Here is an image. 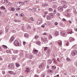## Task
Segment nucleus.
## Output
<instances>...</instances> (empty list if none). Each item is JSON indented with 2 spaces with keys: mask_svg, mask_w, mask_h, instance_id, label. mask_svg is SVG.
I'll return each mask as SVG.
<instances>
[{
  "mask_svg": "<svg viewBox=\"0 0 77 77\" xmlns=\"http://www.w3.org/2000/svg\"><path fill=\"white\" fill-rule=\"evenodd\" d=\"M63 7L64 8H67V6L65 5H63Z\"/></svg>",
  "mask_w": 77,
  "mask_h": 77,
  "instance_id": "41",
  "label": "nucleus"
},
{
  "mask_svg": "<svg viewBox=\"0 0 77 77\" xmlns=\"http://www.w3.org/2000/svg\"><path fill=\"white\" fill-rule=\"evenodd\" d=\"M40 9H39V8H37L36 9V11L37 12H39V11H40Z\"/></svg>",
  "mask_w": 77,
  "mask_h": 77,
  "instance_id": "34",
  "label": "nucleus"
},
{
  "mask_svg": "<svg viewBox=\"0 0 77 77\" xmlns=\"http://www.w3.org/2000/svg\"><path fill=\"white\" fill-rule=\"evenodd\" d=\"M53 60L51 59L49 60L48 61V63L49 64H51L52 63V61Z\"/></svg>",
  "mask_w": 77,
  "mask_h": 77,
  "instance_id": "12",
  "label": "nucleus"
},
{
  "mask_svg": "<svg viewBox=\"0 0 77 77\" xmlns=\"http://www.w3.org/2000/svg\"><path fill=\"white\" fill-rule=\"evenodd\" d=\"M75 39L74 38H72L70 40V42H72V41H74Z\"/></svg>",
  "mask_w": 77,
  "mask_h": 77,
  "instance_id": "37",
  "label": "nucleus"
},
{
  "mask_svg": "<svg viewBox=\"0 0 77 77\" xmlns=\"http://www.w3.org/2000/svg\"><path fill=\"white\" fill-rule=\"evenodd\" d=\"M66 32H65L63 31L60 32V35L61 36H66Z\"/></svg>",
  "mask_w": 77,
  "mask_h": 77,
  "instance_id": "4",
  "label": "nucleus"
},
{
  "mask_svg": "<svg viewBox=\"0 0 77 77\" xmlns=\"http://www.w3.org/2000/svg\"><path fill=\"white\" fill-rule=\"evenodd\" d=\"M53 13L54 14H56V10L55 9H54L53 12Z\"/></svg>",
  "mask_w": 77,
  "mask_h": 77,
  "instance_id": "47",
  "label": "nucleus"
},
{
  "mask_svg": "<svg viewBox=\"0 0 77 77\" xmlns=\"http://www.w3.org/2000/svg\"><path fill=\"white\" fill-rule=\"evenodd\" d=\"M33 57V56L31 55H29V59H32V58Z\"/></svg>",
  "mask_w": 77,
  "mask_h": 77,
  "instance_id": "25",
  "label": "nucleus"
},
{
  "mask_svg": "<svg viewBox=\"0 0 77 77\" xmlns=\"http://www.w3.org/2000/svg\"><path fill=\"white\" fill-rule=\"evenodd\" d=\"M58 10H60V11H62L63 10V8L62 7H59L58 8Z\"/></svg>",
  "mask_w": 77,
  "mask_h": 77,
  "instance_id": "14",
  "label": "nucleus"
},
{
  "mask_svg": "<svg viewBox=\"0 0 77 77\" xmlns=\"http://www.w3.org/2000/svg\"><path fill=\"white\" fill-rule=\"evenodd\" d=\"M48 4H45V7H47L48 6Z\"/></svg>",
  "mask_w": 77,
  "mask_h": 77,
  "instance_id": "55",
  "label": "nucleus"
},
{
  "mask_svg": "<svg viewBox=\"0 0 77 77\" xmlns=\"http://www.w3.org/2000/svg\"><path fill=\"white\" fill-rule=\"evenodd\" d=\"M53 37H52V36H51V35H49V39H51Z\"/></svg>",
  "mask_w": 77,
  "mask_h": 77,
  "instance_id": "36",
  "label": "nucleus"
},
{
  "mask_svg": "<svg viewBox=\"0 0 77 77\" xmlns=\"http://www.w3.org/2000/svg\"><path fill=\"white\" fill-rule=\"evenodd\" d=\"M41 39L42 41L43 42H46L47 40V38L46 37L45 38H42V37L41 38Z\"/></svg>",
  "mask_w": 77,
  "mask_h": 77,
  "instance_id": "5",
  "label": "nucleus"
},
{
  "mask_svg": "<svg viewBox=\"0 0 77 77\" xmlns=\"http://www.w3.org/2000/svg\"><path fill=\"white\" fill-rule=\"evenodd\" d=\"M57 15L58 16H59L60 15V14L59 13H57Z\"/></svg>",
  "mask_w": 77,
  "mask_h": 77,
  "instance_id": "57",
  "label": "nucleus"
},
{
  "mask_svg": "<svg viewBox=\"0 0 77 77\" xmlns=\"http://www.w3.org/2000/svg\"><path fill=\"white\" fill-rule=\"evenodd\" d=\"M8 74H14V72L12 71H8Z\"/></svg>",
  "mask_w": 77,
  "mask_h": 77,
  "instance_id": "18",
  "label": "nucleus"
},
{
  "mask_svg": "<svg viewBox=\"0 0 77 77\" xmlns=\"http://www.w3.org/2000/svg\"><path fill=\"white\" fill-rule=\"evenodd\" d=\"M2 3H3V4L5 3V0H2Z\"/></svg>",
  "mask_w": 77,
  "mask_h": 77,
  "instance_id": "49",
  "label": "nucleus"
},
{
  "mask_svg": "<svg viewBox=\"0 0 77 77\" xmlns=\"http://www.w3.org/2000/svg\"><path fill=\"white\" fill-rule=\"evenodd\" d=\"M14 45H15V46H19V42L17 40H15L14 42Z\"/></svg>",
  "mask_w": 77,
  "mask_h": 77,
  "instance_id": "3",
  "label": "nucleus"
},
{
  "mask_svg": "<svg viewBox=\"0 0 77 77\" xmlns=\"http://www.w3.org/2000/svg\"><path fill=\"white\" fill-rule=\"evenodd\" d=\"M12 32L13 33H16V31H14V30H12Z\"/></svg>",
  "mask_w": 77,
  "mask_h": 77,
  "instance_id": "54",
  "label": "nucleus"
},
{
  "mask_svg": "<svg viewBox=\"0 0 77 77\" xmlns=\"http://www.w3.org/2000/svg\"><path fill=\"white\" fill-rule=\"evenodd\" d=\"M0 16L1 17H4L3 15V14L1 13V11H0Z\"/></svg>",
  "mask_w": 77,
  "mask_h": 77,
  "instance_id": "46",
  "label": "nucleus"
},
{
  "mask_svg": "<svg viewBox=\"0 0 77 77\" xmlns=\"http://www.w3.org/2000/svg\"><path fill=\"white\" fill-rule=\"evenodd\" d=\"M62 20L63 21H66V19H65L64 18Z\"/></svg>",
  "mask_w": 77,
  "mask_h": 77,
  "instance_id": "62",
  "label": "nucleus"
},
{
  "mask_svg": "<svg viewBox=\"0 0 77 77\" xmlns=\"http://www.w3.org/2000/svg\"><path fill=\"white\" fill-rule=\"evenodd\" d=\"M34 77H39V76L38 75H34Z\"/></svg>",
  "mask_w": 77,
  "mask_h": 77,
  "instance_id": "61",
  "label": "nucleus"
},
{
  "mask_svg": "<svg viewBox=\"0 0 77 77\" xmlns=\"http://www.w3.org/2000/svg\"><path fill=\"white\" fill-rule=\"evenodd\" d=\"M56 67L54 66H53L51 67V69H53V70H54L56 69Z\"/></svg>",
  "mask_w": 77,
  "mask_h": 77,
  "instance_id": "26",
  "label": "nucleus"
},
{
  "mask_svg": "<svg viewBox=\"0 0 77 77\" xmlns=\"http://www.w3.org/2000/svg\"><path fill=\"white\" fill-rule=\"evenodd\" d=\"M61 4H65L66 5H67V2L65 1H61Z\"/></svg>",
  "mask_w": 77,
  "mask_h": 77,
  "instance_id": "10",
  "label": "nucleus"
},
{
  "mask_svg": "<svg viewBox=\"0 0 77 77\" xmlns=\"http://www.w3.org/2000/svg\"><path fill=\"white\" fill-rule=\"evenodd\" d=\"M3 47H4V48H5V49L7 48H8V47H7V46H6L5 45H3Z\"/></svg>",
  "mask_w": 77,
  "mask_h": 77,
  "instance_id": "42",
  "label": "nucleus"
},
{
  "mask_svg": "<svg viewBox=\"0 0 77 77\" xmlns=\"http://www.w3.org/2000/svg\"><path fill=\"white\" fill-rule=\"evenodd\" d=\"M35 39H38V38H39V36L37 35H35Z\"/></svg>",
  "mask_w": 77,
  "mask_h": 77,
  "instance_id": "35",
  "label": "nucleus"
},
{
  "mask_svg": "<svg viewBox=\"0 0 77 77\" xmlns=\"http://www.w3.org/2000/svg\"><path fill=\"white\" fill-rule=\"evenodd\" d=\"M8 10L11 11H15V8L12 7H10L8 8Z\"/></svg>",
  "mask_w": 77,
  "mask_h": 77,
  "instance_id": "7",
  "label": "nucleus"
},
{
  "mask_svg": "<svg viewBox=\"0 0 77 77\" xmlns=\"http://www.w3.org/2000/svg\"><path fill=\"white\" fill-rule=\"evenodd\" d=\"M58 44H59V45L60 46L62 45V42H58Z\"/></svg>",
  "mask_w": 77,
  "mask_h": 77,
  "instance_id": "30",
  "label": "nucleus"
},
{
  "mask_svg": "<svg viewBox=\"0 0 77 77\" xmlns=\"http://www.w3.org/2000/svg\"><path fill=\"white\" fill-rule=\"evenodd\" d=\"M55 35H57H57H59V33H58V32H57V31H56L55 32Z\"/></svg>",
  "mask_w": 77,
  "mask_h": 77,
  "instance_id": "38",
  "label": "nucleus"
},
{
  "mask_svg": "<svg viewBox=\"0 0 77 77\" xmlns=\"http://www.w3.org/2000/svg\"><path fill=\"white\" fill-rule=\"evenodd\" d=\"M9 30V29L8 28H6L5 32H8Z\"/></svg>",
  "mask_w": 77,
  "mask_h": 77,
  "instance_id": "43",
  "label": "nucleus"
},
{
  "mask_svg": "<svg viewBox=\"0 0 77 77\" xmlns=\"http://www.w3.org/2000/svg\"><path fill=\"white\" fill-rule=\"evenodd\" d=\"M29 54H26V57H27H27H29Z\"/></svg>",
  "mask_w": 77,
  "mask_h": 77,
  "instance_id": "51",
  "label": "nucleus"
},
{
  "mask_svg": "<svg viewBox=\"0 0 77 77\" xmlns=\"http://www.w3.org/2000/svg\"><path fill=\"white\" fill-rule=\"evenodd\" d=\"M3 31H0V35L2 34Z\"/></svg>",
  "mask_w": 77,
  "mask_h": 77,
  "instance_id": "63",
  "label": "nucleus"
},
{
  "mask_svg": "<svg viewBox=\"0 0 77 77\" xmlns=\"http://www.w3.org/2000/svg\"><path fill=\"white\" fill-rule=\"evenodd\" d=\"M32 11L33 12H35V11H36V10L35 9V8H34L32 9Z\"/></svg>",
  "mask_w": 77,
  "mask_h": 77,
  "instance_id": "48",
  "label": "nucleus"
},
{
  "mask_svg": "<svg viewBox=\"0 0 77 77\" xmlns=\"http://www.w3.org/2000/svg\"><path fill=\"white\" fill-rule=\"evenodd\" d=\"M48 47H45L44 48V51H46L47 50H48Z\"/></svg>",
  "mask_w": 77,
  "mask_h": 77,
  "instance_id": "21",
  "label": "nucleus"
},
{
  "mask_svg": "<svg viewBox=\"0 0 77 77\" xmlns=\"http://www.w3.org/2000/svg\"><path fill=\"white\" fill-rule=\"evenodd\" d=\"M1 9H2V10L5 9V7H4L2 6L1 7Z\"/></svg>",
  "mask_w": 77,
  "mask_h": 77,
  "instance_id": "44",
  "label": "nucleus"
},
{
  "mask_svg": "<svg viewBox=\"0 0 77 77\" xmlns=\"http://www.w3.org/2000/svg\"><path fill=\"white\" fill-rule=\"evenodd\" d=\"M47 20H50V18H51V17H50L49 16H47Z\"/></svg>",
  "mask_w": 77,
  "mask_h": 77,
  "instance_id": "29",
  "label": "nucleus"
},
{
  "mask_svg": "<svg viewBox=\"0 0 77 77\" xmlns=\"http://www.w3.org/2000/svg\"><path fill=\"white\" fill-rule=\"evenodd\" d=\"M54 24L55 26H57V25H58V23H57V22H55L54 23Z\"/></svg>",
  "mask_w": 77,
  "mask_h": 77,
  "instance_id": "45",
  "label": "nucleus"
},
{
  "mask_svg": "<svg viewBox=\"0 0 77 77\" xmlns=\"http://www.w3.org/2000/svg\"><path fill=\"white\" fill-rule=\"evenodd\" d=\"M48 11H52V10H53V9H52V8H49L48 9Z\"/></svg>",
  "mask_w": 77,
  "mask_h": 77,
  "instance_id": "59",
  "label": "nucleus"
},
{
  "mask_svg": "<svg viewBox=\"0 0 77 77\" xmlns=\"http://www.w3.org/2000/svg\"><path fill=\"white\" fill-rule=\"evenodd\" d=\"M6 3L7 5H8V6H10L11 5H12V4L11 3L7 1V0H6Z\"/></svg>",
  "mask_w": 77,
  "mask_h": 77,
  "instance_id": "9",
  "label": "nucleus"
},
{
  "mask_svg": "<svg viewBox=\"0 0 77 77\" xmlns=\"http://www.w3.org/2000/svg\"><path fill=\"white\" fill-rule=\"evenodd\" d=\"M13 52L14 53H18V51H13Z\"/></svg>",
  "mask_w": 77,
  "mask_h": 77,
  "instance_id": "40",
  "label": "nucleus"
},
{
  "mask_svg": "<svg viewBox=\"0 0 77 77\" xmlns=\"http://www.w3.org/2000/svg\"><path fill=\"white\" fill-rule=\"evenodd\" d=\"M34 53L35 54H37L38 53V51L37 50H33Z\"/></svg>",
  "mask_w": 77,
  "mask_h": 77,
  "instance_id": "15",
  "label": "nucleus"
},
{
  "mask_svg": "<svg viewBox=\"0 0 77 77\" xmlns=\"http://www.w3.org/2000/svg\"><path fill=\"white\" fill-rule=\"evenodd\" d=\"M45 73H43L41 75V77H45Z\"/></svg>",
  "mask_w": 77,
  "mask_h": 77,
  "instance_id": "20",
  "label": "nucleus"
},
{
  "mask_svg": "<svg viewBox=\"0 0 77 77\" xmlns=\"http://www.w3.org/2000/svg\"><path fill=\"white\" fill-rule=\"evenodd\" d=\"M46 53H47V54H50V50H48L46 52Z\"/></svg>",
  "mask_w": 77,
  "mask_h": 77,
  "instance_id": "32",
  "label": "nucleus"
},
{
  "mask_svg": "<svg viewBox=\"0 0 77 77\" xmlns=\"http://www.w3.org/2000/svg\"><path fill=\"white\" fill-rule=\"evenodd\" d=\"M15 65L16 67H19V66H20V65L19 64V63H16Z\"/></svg>",
  "mask_w": 77,
  "mask_h": 77,
  "instance_id": "24",
  "label": "nucleus"
},
{
  "mask_svg": "<svg viewBox=\"0 0 77 77\" xmlns=\"http://www.w3.org/2000/svg\"><path fill=\"white\" fill-rule=\"evenodd\" d=\"M72 33H73V32L72 31L71 32H68V33H69V34H72Z\"/></svg>",
  "mask_w": 77,
  "mask_h": 77,
  "instance_id": "56",
  "label": "nucleus"
},
{
  "mask_svg": "<svg viewBox=\"0 0 77 77\" xmlns=\"http://www.w3.org/2000/svg\"><path fill=\"white\" fill-rule=\"evenodd\" d=\"M25 72L26 74H27L28 72H30V69L28 68H26Z\"/></svg>",
  "mask_w": 77,
  "mask_h": 77,
  "instance_id": "6",
  "label": "nucleus"
},
{
  "mask_svg": "<svg viewBox=\"0 0 77 77\" xmlns=\"http://www.w3.org/2000/svg\"><path fill=\"white\" fill-rule=\"evenodd\" d=\"M66 60L67 61H70V62H71V60H72V59L69 58H67L66 59Z\"/></svg>",
  "mask_w": 77,
  "mask_h": 77,
  "instance_id": "23",
  "label": "nucleus"
},
{
  "mask_svg": "<svg viewBox=\"0 0 77 77\" xmlns=\"http://www.w3.org/2000/svg\"><path fill=\"white\" fill-rule=\"evenodd\" d=\"M20 5H25V3L24 2H20Z\"/></svg>",
  "mask_w": 77,
  "mask_h": 77,
  "instance_id": "33",
  "label": "nucleus"
},
{
  "mask_svg": "<svg viewBox=\"0 0 77 77\" xmlns=\"http://www.w3.org/2000/svg\"><path fill=\"white\" fill-rule=\"evenodd\" d=\"M20 8H16V10L17 11H20Z\"/></svg>",
  "mask_w": 77,
  "mask_h": 77,
  "instance_id": "52",
  "label": "nucleus"
},
{
  "mask_svg": "<svg viewBox=\"0 0 77 77\" xmlns=\"http://www.w3.org/2000/svg\"><path fill=\"white\" fill-rule=\"evenodd\" d=\"M77 54V51L76 50H74L72 51L71 54L73 56H75Z\"/></svg>",
  "mask_w": 77,
  "mask_h": 77,
  "instance_id": "2",
  "label": "nucleus"
},
{
  "mask_svg": "<svg viewBox=\"0 0 77 77\" xmlns=\"http://www.w3.org/2000/svg\"><path fill=\"white\" fill-rule=\"evenodd\" d=\"M36 44L38 45H40L41 44V42L38 41L36 42Z\"/></svg>",
  "mask_w": 77,
  "mask_h": 77,
  "instance_id": "27",
  "label": "nucleus"
},
{
  "mask_svg": "<svg viewBox=\"0 0 77 77\" xmlns=\"http://www.w3.org/2000/svg\"><path fill=\"white\" fill-rule=\"evenodd\" d=\"M69 42H68L66 43V45H67V46H68V45H69Z\"/></svg>",
  "mask_w": 77,
  "mask_h": 77,
  "instance_id": "53",
  "label": "nucleus"
},
{
  "mask_svg": "<svg viewBox=\"0 0 77 77\" xmlns=\"http://www.w3.org/2000/svg\"><path fill=\"white\" fill-rule=\"evenodd\" d=\"M56 5H54L53 6V8H56Z\"/></svg>",
  "mask_w": 77,
  "mask_h": 77,
  "instance_id": "60",
  "label": "nucleus"
},
{
  "mask_svg": "<svg viewBox=\"0 0 77 77\" xmlns=\"http://www.w3.org/2000/svg\"><path fill=\"white\" fill-rule=\"evenodd\" d=\"M37 23L39 25L41 23V20H38L37 21Z\"/></svg>",
  "mask_w": 77,
  "mask_h": 77,
  "instance_id": "16",
  "label": "nucleus"
},
{
  "mask_svg": "<svg viewBox=\"0 0 77 77\" xmlns=\"http://www.w3.org/2000/svg\"><path fill=\"white\" fill-rule=\"evenodd\" d=\"M6 77H9V75L8 74H7L5 75Z\"/></svg>",
  "mask_w": 77,
  "mask_h": 77,
  "instance_id": "64",
  "label": "nucleus"
},
{
  "mask_svg": "<svg viewBox=\"0 0 77 77\" xmlns=\"http://www.w3.org/2000/svg\"><path fill=\"white\" fill-rule=\"evenodd\" d=\"M20 5H21V4L20 2H18L16 4V6L17 7H18V8H19V7H20Z\"/></svg>",
  "mask_w": 77,
  "mask_h": 77,
  "instance_id": "13",
  "label": "nucleus"
},
{
  "mask_svg": "<svg viewBox=\"0 0 77 77\" xmlns=\"http://www.w3.org/2000/svg\"><path fill=\"white\" fill-rule=\"evenodd\" d=\"M66 16L69 18L70 17V14L69 13H67L66 15Z\"/></svg>",
  "mask_w": 77,
  "mask_h": 77,
  "instance_id": "22",
  "label": "nucleus"
},
{
  "mask_svg": "<svg viewBox=\"0 0 77 77\" xmlns=\"http://www.w3.org/2000/svg\"><path fill=\"white\" fill-rule=\"evenodd\" d=\"M66 11V12H70V10L69 9H67Z\"/></svg>",
  "mask_w": 77,
  "mask_h": 77,
  "instance_id": "39",
  "label": "nucleus"
},
{
  "mask_svg": "<svg viewBox=\"0 0 77 77\" xmlns=\"http://www.w3.org/2000/svg\"><path fill=\"white\" fill-rule=\"evenodd\" d=\"M48 34L46 32H44V33H43V35H47Z\"/></svg>",
  "mask_w": 77,
  "mask_h": 77,
  "instance_id": "50",
  "label": "nucleus"
},
{
  "mask_svg": "<svg viewBox=\"0 0 77 77\" xmlns=\"http://www.w3.org/2000/svg\"><path fill=\"white\" fill-rule=\"evenodd\" d=\"M49 15L51 18H53L54 17V14L53 13H50Z\"/></svg>",
  "mask_w": 77,
  "mask_h": 77,
  "instance_id": "17",
  "label": "nucleus"
},
{
  "mask_svg": "<svg viewBox=\"0 0 77 77\" xmlns=\"http://www.w3.org/2000/svg\"><path fill=\"white\" fill-rule=\"evenodd\" d=\"M8 68L9 69H12L14 68V66L12 65V64H10L8 65Z\"/></svg>",
  "mask_w": 77,
  "mask_h": 77,
  "instance_id": "1",
  "label": "nucleus"
},
{
  "mask_svg": "<svg viewBox=\"0 0 77 77\" xmlns=\"http://www.w3.org/2000/svg\"><path fill=\"white\" fill-rule=\"evenodd\" d=\"M30 20L31 21H34V20L33 19V18L32 17H31L30 18Z\"/></svg>",
  "mask_w": 77,
  "mask_h": 77,
  "instance_id": "31",
  "label": "nucleus"
},
{
  "mask_svg": "<svg viewBox=\"0 0 77 77\" xmlns=\"http://www.w3.org/2000/svg\"><path fill=\"white\" fill-rule=\"evenodd\" d=\"M14 21L16 23H20V20H15Z\"/></svg>",
  "mask_w": 77,
  "mask_h": 77,
  "instance_id": "28",
  "label": "nucleus"
},
{
  "mask_svg": "<svg viewBox=\"0 0 77 77\" xmlns=\"http://www.w3.org/2000/svg\"><path fill=\"white\" fill-rule=\"evenodd\" d=\"M39 67L40 68H43L44 67V63H42L39 66Z\"/></svg>",
  "mask_w": 77,
  "mask_h": 77,
  "instance_id": "8",
  "label": "nucleus"
},
{
  "mask_svg": "<svg viewBox=\"0 0 77 77\" xmlns=\"http://www.w3.org/2000/svg\"><path fill=\"white\" fill-rule=\"evenodd\" d=\"M20 15L22 17H23L24 16V14L23 13L21 14Z\"/></svg>",
  "mask_w": 77,
  "mask_h": 77,
  "instance_id": "58",
  "label": "nucleus"
},
{
  "mask_svg": "<svg viewBox=\"0 0 77 77\" xmlns=\"http://www.w3.org/2000/svg\"><path fill=\"white\" fill-rule=\"evenodd\" d=\"M24 36L26 38H28L29 37V35H28V34L27 33H26L24 34Z\"/></svg>",
  "mask_w": 77,
  "mask_h": 77,
  "instance_id": "19",
  "label": "nucleus"
},
{
  "mask_svg": "<svg viewBox=\"0 0 77 77\" xmlns=\"http://www.w3.org/2000/svg\"><path fill=\"white\" fill-rule=\"evenodd\" d=\"M14 39H15V37H12L10 38V41H11V42H12L14 40Z\"/></svg>",
  "mask_w": 77,
  "mask_h": 77,
  "instance_id": "11",
  "label": "nucleus"
}]
</instances>
